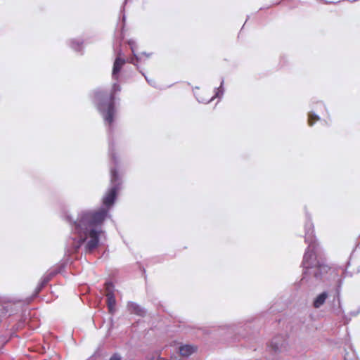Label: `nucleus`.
<instances>
[{"instance_id": "1", "label": "nucleus", "mask_w": 360, "mask_h": 360, "mask_svg": "<svg viewBox=\"0 0 360 360\" xmlns=\"http://www.w3.org/2000/svg\"><path fill=\"white\" fill-rule=\"evenodd\" d=\"M110 174L112 186L104 195L102 200L105 207L97 210L84 212L74 222L75 233L79 237L77 248L86 242L85 248L89 252H92L99 245V236L103 233L102 225L110 216L109 209L115 202L121 184L118 172L115 169H111Z\"/></svg>"}, {"instance_id": "2", "label": "nucleus", "mask_w": 360, "mask_h": 360, "mask_svg": "<svg viewBox=\"0 0 360 360\" xmlns=\"http://www.w3.org/2000/svg\"><path fill=\"white\" fill-rule=\"evenodd\" d=\"M120 91V85L115 83L110 91H101L96 94V98L98 101V109L102 114L105 122L109 126H111L114 121L115 95Z\"/></svg>"}, {"instance_id": "3", "label": "nucleus", "mask_w": 360, "mask_h": 360, "mask_svg": "<svg viewBox=\"0 0 360 360\" xmlns=\"http://www.w3.org/2000/svg\"><path fill=\"white\" fill-rule=\"evenodd\" d=\"M303 266L305 269H310L319 266V262L316 259V255L314 250H307L304 253Z\"/></svg>"}, {"instance_id": "4", "label": "nucleus", "mask_w": 360, "mask_h": 360, "mask_svg": "<svg viewBox=\"0 0 360 360\" xmlns=\"http://www.w3.org/2000/svg\"><path fill=\"white\" fill-rule=\"evenodd\" d=\"M127 309L130 314H134L138 316H142L144 315L145 313L140 306L132 302H129L127 304Z\"/></svg>"}, {"instance_id": "5", "label": "nucleus", "mask_w": 360, "mask_h": 360, "mask_svg": "<svg viewBox=\"0 0 360 360\" xmlns=\"http://www.w3.org/2000/svg\"><path fill=\"white\" fill-rule=\"evenodd\" d=\"M194 346L185 345L179 347V353L182 356H188L196 351Z\"/></svg>"}, {"instance_id": "6", "label": "nucleus", "mask_w": 360, "mask_h": 360, "mask_svg": "<svg viewBox=\"0 0 360 360\" xmlns=\"http://www.w3.org/2000/svg\"><path fill=\"white\" fill-rule=\"evenodd\" d=\"M328 297V293L326 292H323L319 294L314 300L313 306L314 308L321 307L326 302V300Z\"/></svg>"}, {"instance_id": "7", "label": "nucleus", "mask_w": 360, "mask_h": 360, "mask_svg": "<svg viewBox=\"0 0 360 360\" xmlns=\"http://www.w3.org/2000/svg\"><path fill=\"white\" fill-rule=\"evenodd\" d=\"M125 63V60L120 57H117L113 65L112 75H117L121 70L122 66Z\"/></svg>"}, {"instance_id": "8", "label": "nucleus", "mask_w": 360, "mask_h": 360, "mask_svg": "<svg viewBox=\"0 0 360 360\" xmlns=\"http://www.w3.org/2000/svg\"><path fill=\"white\" fill-rule=\"evenodd\" d=\"M106 297H107V304L109 309V311L110 312H112V311L115 309V304H116V300L115 295L112 292H109L106 293Z\"/></svg>"}, {"instance_id": "9", "label": "nucleus", "mask_w": 360, "mask_h": 360, "mask_svg": "<svg viewBox=\"0 0 360 360\" xmlns=\"http://www.w3.org/2000/svg\"><path fill=\"white\" fill-rule=\"evenodd\" d=\"M319 120V117L316 115H315V114H314L312 112L309 113L308 124L309 126H312Z\"/></svg>"}, {"instance_id": "10", "label": "nucleus", "mask_w": 360, "mask_h": 360, "mask_svg": "<svg viewBox=\"0 0 360 360\" xmlns=\"http://www.w3.org/2000/svg\"><path fill=\"white\" fill-rule=\"evenodd\" d=\"M121 357L118 354H114L111 356L110 360H120Z\"/></svg>"}, {"instance_id": "11", "label": "nucleus", "mask_w": 360, "mask_h": 360, "mask_svg": "<svg viewBox=\"0 0 360 360\" xmlns=\"http://www.w3.org/2000/svg\"><path fill=\"white\" fill-rule=\"evenodd\" d=\"M273 347H274V349L275 350H276V349H278V346L276 344L274 346H273Z\"/></svg>"}, {"instance_id": "12", "label": "nucleus", "mask_w": 360, "mask_h": 360, "mask_svg": "<svg viewBox=\"0 0 360 360\" xmlns=\"http://www.w3.org/2000/svg\"><path fill=\"white\" fill-rule=\"evenodd\" d=\"M106 285H107V290H108V285H112V284L111 283H107Z\"/></svg>"}]
</instances>
